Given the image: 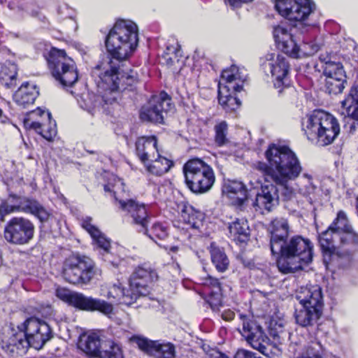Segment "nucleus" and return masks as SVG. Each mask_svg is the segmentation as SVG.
I'll return each instance as SVG.
<instances>
[{
    "instance_id": "14",
    "label": "nucleus",
    "mask_w": 358,
    "mask_h": 358,
    "mask_svg": "<svg viewBox=\"0 0 358 358\" xmlns=\"http://www.w3.org/2000/svg\"><path fill=\"white\" fill-rule=\"evenodd\" d=\"M34 226L28 219L15 217L10 220L5 226L3 236L11 244L24 245L32 239Z\"/></svg>"
},
{
    "instance_id": "44",
    "label": "nucleus",
    "mask_w": 358,
    "mask_h": 358,
    "mask_svg": "<svg viewBox=\"0 0 358 358\" xmlns=\"http://www.w3.org/2000/svg\"><path fill=\"white\" fill-rule=\"evenodd\" d=\"M104 190L112 193L115 201L119 203V200L122 199H119L118 196L125 192L124 184L120 178L113 176L112 182L104 185Z\"/></svg>"
},
{
    "instance_id": "32",
    "label": "nucleus",
    "mask_w": 358,
    "mask_h": 358,
    "mask_svg": "<svg viewBox=\"0 0 358 358\" xmlns=\"http://www.w3.org/2000/svg\"><path fill=\"white\" fill-rule=\"evenodd\" d=\"M146 172L152 176H162L173 166L172 160L158 154L154 159L143 164Z\"/></svg>"
},
{
    "instance_id": "17",
    "label": "nucleus",
    "mask_w": 358,
    "mask_h": 358,
    "mask_svg": "<svg viewBox=\"0 0 358 358\" xmlns=\"http://www.w3.org/2000/svg\"><path fill=\"white\" fill-rule=\"evenodd\" d=\"M171 97L164 92H162L157 95H153L147 105L141 108V119L147 122L163 123L164 113H166L171 108Z\"/></svg>"
},
{
    "instance_id": "55",
    "label": "nucleus",
    "mask_w": 358,
    "mask_h": 358,
    "mask_svg": "<svg viewBox=\"0 0 358 358\" xmlns=\"http://www.w3.org/2000/svg\"><path fill=\"white\" fill-rule=\"evenodd\" d=\"M221 317L225 321H231L235 317V313L234 311L228 309L222 312Z\"/></svg>"
},
{
    "instance_id": "13",
    "label": "nucleus",
    "mask_w": 358,
    "mask_h": 358,
    "mask_svg": "<svg viewBox=\"0 0 358 358\" xmlns=\"http://www.w3.org/2000/svg\"><path fill=\"white\" fill-rule=\"evenodd\" d=\"M310 0H276L275 8L278 13L291 22H303L314 10Z\"/></svg>"
},
{
    "instance_id": "27",
    "label": "nucleus",
    "mask_w": 358,
    "mask_h": 358,
    "mask_svg": "<svg viewBox=\"0 0 358 358\" xmlns=\"http://www.w3.org/2000/svg\"><path fill=\"white\" fill-rule=\"evenodd\" d=\"M296 299L300 305L317 308V309L322 310V288L318 285L301 287L298 292Z\"/></svg>"
},
{
    "instance_id": "39",
    "label": "nucleus",
    "mask_w": 358,
    "mask_h": 358,
    "mask_svg": "<svg viewBox=\"0 0 358 358\" xmlns=\"http://www.w3.org/2000/svg\"><path fill=\"white\" fill-rule=\"evenodd\" d=\"M17 68L13 63H8L1 66L0 81L8 88H12L17 84Z\"/></svg>"
},
{
    "instance_id": "29",
    "label": "nucleus",
    "mask_w": 358,
    "mask_h": 358,
    "mask_svg": "<svg viewBox=\"0 0 358 358\" xmlns=\"http://www.w3.org/2000/svg\"><path fill=\"white\" fill-rule=\"evenodd\" d=\"M228 236L236 244L246 243L250 240V229L247 220L236 218L228 224Z\"/></svg>"
},
{
    "instance_id": "51",
    "label": "nucleus",
    "mask_w": 358,
    "mask_h": 358,
    "mask_svg": "<svg viewBox=\"0 0 358 358\" xmlns=\"http://www.w3.org/2000/svg\"><path fill=\"white\" fill-rule=\"evenodd\" d=\"M92 238L100 248H102L106 252L108 251L110 247V241L100 231H99V234Z\"/></svg>"
},
{
    "instance_id": "47",
    "label": "nucleus",
    "mask_w": 358,
    "mask_h": 358,
    "mask_svg": "<svg viewBox=\"0 0 358 358\" xmlns=\"http://www.w3.org/2000/svg\"><path fill=\"white\" fill-rule=\"evenodd\" d=\"M106 294L102 293L101 294L106 297L111 302L117 303L119 302L122 291L124 289L122 285L118 282L116 284L110 285L106 287Z\"/></svg>"
},
{
    "instance_id": "11",
    "label": "nucleus",
    "mask_w": 358,
    "mask_h": 358,
    "mask_svg": "<svg viewBox=\"0 0 358 358\" xmlns=\"http://www.w3.org/2000/svg\"><path fill=\"white\" fill-rule=\"evenodd\" d=\"M56 296L59 299L76 308L86 311H99L109 315L113 313V306L106 301L87 296L82 293L60 287L56 289Z\"/></svg>"
},
{
    "instance_id": "16",
    "label": "nucleus",
    "mask_w": 358,
    "mask_h": 358,
    "mask_svg": "<svg viewBox=\"0 0 358 358\" xmlns=\"http://www.w3.org/2000/svg\"><path fill=\"white\" fill-rule=\"evenodd\" d=\"M273 34L278 48L289 57L297 59L308 57L312 54L306 51L307 44L299 45L287 28L281 25L275 26L273 28Z\"/></svg>"
},
{
    "instance_id": "40",
    "label": "nucleus",
    "mask_w": 358,
    "mask_h": 358,
    "mask_svg": "<svg viewBox=\"0 0 358 358\" xmlns=\"http://www.w3.org/2000/svg\"><path fill=\"white\" fill-rule=\"evenodd\" d=\"M143 229L147 236L155 242L157 240L166 239L169 234V228L166 222H156L149 229L145 227V229Z\"/></svg>"
},
{
    "instance_id": "59",
    "label": "nucleus",
    "mask_w": 358,
    "mask_h": 358,
    "mask_svg": "<svg viewBox=\"0 0 358 358\" xmlns=\"http://www.w3.org/2000/svg\"><path fill=\"white\" fill-rule=\"evenodd\" d=\"M2 114H3V111L0 108V118L2 116Z\"/></svg>"
},
{
    "instance_id": "9",
    "label": "nucleus",
    "mask_w": 358,
    "mask_h": 358,
    "mask_svg": "<svg viewBox=\"0 0 358 358\" xmlns=\"http://www.w3.org/2000/svg\"><path fill=\"white\" fill-rule=\"evenodd\" d=\"M183 173L187 187L197 194L208 192L215 181L213 168L200 159L188 160L183 166Z\"/></svg>"
},
{
    "instance_id": "42",
    "label": "nucleus",
    "mask_w": 358,
    "mask_h": 358,
    "mask_svg": "<svg viewBox=\"0 0 358 358\" xmlns=\"http://www.w3.org/2000/svg\"><path fill=\"white\" fill-rule=\"evenodd\" d=\"M99 358H124L120 345L114 341H105L101 345Z\"/></svg>"
},
{
    "instance_id": "34",
    "label": "nucleus",
    "mask_w": 358,
    "mask_h": 358,
    "mask_svg": "<svg viewBox=\"0 0 358 358\" xmlns=\"http://www.w3.org/2000/svg\"><path fill=\"white\" fill-rule=\"evenodd\" d=\"M101 345L100 338L95 333L81 336L78 343L79 348L91 357H99Z\"/></svg>"
},
{
    "instance_id": "3",
    "label": "nucleus",
    "mask_w": 358,
    "mask_h": 358,
    "mask_svg": "<svg viewBox=\"0 0 358 358\" xmlns=\"http://www.w3.org/2000/svg\"><path fill=\"white\" fill-rule=\"evenodd\" d=\"M100 82L99 87L104 90L103 94L101 96L93 95L89 99L91 105L86 104V110L94 115L103 107L102 104H110L116 100L114 94L119 90H130L138 83L137 73L133 70L124 71L119 66H116L113 61H110L104 71L99 75Z\"/></svg>"
},
{
    "instance_id": "5",
    "label": "nucleus",
    "mask_w": 358,
    "mask_h": 358,
    "mask_svg": "<svg viewBox=\"0 0 358 358\" xmlns=\"http://www.w3.org/2000/svg\"><path fill=\"white\" fill-rule=\"evenodd\" d=\"M138 43V29L132 21H117L106 38L107 50L113 58L122 61L128 59Z\"/></svg>"
},
{
    "instance_id": "30",
    "label": "nucleus",
    "mask_w": 358,
    "mask_h": 358,
    "mask_svg": "<svg viewBox=\"0 0 358 358\" xmlns=\"http://www.w3.org/2000/svg\"><path fill=\"white\" fill-rule=\"evenodd\" d=\"M270 233L271 250L275 247L278 249L279 243L288 238L289 224L287 220L282 217L273 220L270 224Z\"/></svg>"
},
{
    "instance_id": "15",
    "label": "nucleus",
    "mask_w": 358,
    "mask_h": 358,
    "mask_svg": "<svg viewBox=\"0 0 358 358\" xmlns=\"http://www.w3.org/2000/svg\"><path fill=\"white\" fill-rule=\"evenodd\" d=\"M22 327L28 343V348L32 347L39 350L52 336L50 326L35 317L27 319Z\"/></svg>"
},
{
    "instance_id": "31",
    "label": "nucleus",
    "mask_w": 358,
    "mask_h": 358,
    "mask_svg": "<svg viewBox=\"0 0 358 358\" xmlns=\"http://www.w3.org/2000/svg\"><path fill=\"white\" fill-rule=\"evenodd\" d=\"M322 313V310L317 308L301 305V308L296 309L295 311L296 322L303 327H313L317 324Z\"/></svg>"
},
{
    "instance_id": "12",
    "label": "nucleus",
    "mask_w": 358,
    "mask_h": 358,
    "mask_svg": "<svg viewBox=\"0 0 358 358\" xmlns=\"http://www.w3.org/2000/svg\"><path fill=\"white\" fill-rule=\"evenodd\" d=\"M15 198V196H10L6 200L1 202L0 205L1 220L3 221L6 215L18 211L31 213L41 222H45L49 219L50 213L36 200L24 198L14 203L12 199Z\"/></svg>"
},
{
    "instance_id": "8",
    "label": "nucleus",
    "mask_w": 358,
    "mask_h": 358,
    "mask_svg": "<svg viewBox=\"0 0 358 358\" xmlns=\"http://www.w3.org/2000/svg\"><path fill=\"white\" fill-rule=\"evenodd\" d=\"M62 274L66 281L76 285H88L101 271L89 257L72 254L63 262Z\"/></svg>"
},
{
    "instance_id": "43",
    "label": "nucleus",
    "mask_w": 358,
    "mask_h": 358,
    "mask_svg": "<svg viewBox=\"0 0 358 358\" xmlns=\"http://www.w3.org/2000/svg\"><path fill=\"white\" fill-rule=\"evenodd\" d=\"M214 141L217 146L222 147L229 144V139L227 137L228 124L225 121H221L216 124L214 127Z\"/></svg>"
},
{
    "instance_id": "35",
    "label": "nucleus",
    "mask_w": 358,
    "mask_h": 358,
    "mask_svg": "<svg viewBox=\"0 0 358 358\" xmlns=\"http://www.w3.org/2000/svg\"><path fill=\"white\" fill-rule=\"evenodd\" d=\"M358 250V234L353 230L340 236L338 255H350Z\"/></svg>"
},
{
    "instance_id": "48",
    "label": "nucleus",
    "mask_w": 358,
    "mask_h": 358,
    "mask_svg": "<svg viewBox=\"0 0 358 358\" xmlns=\"http://www.w3.org/2000/svg\"><path fill=\"white\" fill-rule=\"evenodd\" d=\"M322 345L319 342H312L299 358H322Z\"/></svg>"
},
{
    "instance_id": "1",
    "label": "nucleus",
    "mask_w": 358,
    "mask_h": 358,
    "mask_svg": "<svg viewBox=\"0 0 358 358\" xmlns=\"http://www.w3.org/2000/svg\"><path fill=\"white\" fill-rule=\"evenodd\" d=\"M267 163L257 162L255 169L260 171L265 184L252 203L256 210L271 211L278 203V190L276 185L285 189L289 181L295 180L303 171L296 155L287 146L271 144L265 152Z\"/></svg>"
},
{
    "instance_id": "54",
    "label": "nucleus",
    "mask_w": 358,
    "mask_h": 358,
    "mask_svg": "<svg viewBox=\"0 0 358 358\" xmlns=\"http://www.w3.org/2000/svg\"><path fill=\"white\" fill-rule=\"evenodd\" d=\"M28 13L33 17L38 18L40 21L45 22L46 21V17L42 15L40 12V9L38 7L28 8Z\"/></svg>"
},
{
    "instance_id": "57",
    "label": "nucleus",
    "mask_w": 358,
    "mask_h": 358,
    "mask_svg": "<svg viewBox=\"0 0 358 358\" xmlns=\"http://www.w3.org/2000/svg\"><path fill=\"white\" fill-rule=\"evenodd\" d=\"M213 358H229L228 357L227 355H225L224 354L220 352H218V351H215L213 355Z\"/></svg>"
},
{
    "instance_id": "56",
    "label": "nucleus",
    "mask_w": 358,
    "mask_h": 358,
    "mask_svg": "<svg viewBox=\"0 0 358 358\" xmlns=\"http://www.w3.org/2000/svg\"><path fill=\"white\" fill-rule=\"evenodd\" d=\"M252 1V0H227L228 3L231 6H238L239 4H241L242 3H248V2H250Z\"/></svg>"
},
{
    "instance_id": "20",
    "label": "nucleus",
    "mask_w": 358,
    "mask_h": 358,
    "mask_svg": "<svg viewBox=\"0 0 358 358\" xmlns=\"http://www.w3.org/2000/svg\"><path fill=\"white\" fill-rule=\"evenodd\" d=\"M180 217L187 225L188 232L187 238L192 236H201L208 234L204 223L205 215L201 211L195 209L189 204H182L180 209Z\"/></svg>"
},
{
    "instance_id": "46",
    "label": "nucleus",
    "mask_w": 358,
    "mask_h": 358,
    "mask_svg": "<svg viewBox=\"0 0 358 358\" xmlns=\"http://www.w3.org/2000/svg\"><path fill=\"white\" fill-rule=\"evenodd\" d=\"M198 283L203 285L205 289L206 294L209 292L221 291V284L218 279L213 278L210 275H206L198 279Z\"/></svg>"
},
{
    "instance_id": "21",
    "label": "nucleus",
    "mask_w": 358,
    "mask_h": 358,
    "mask_svg": "<svg viewBox=\"0 0 358 358\" xmlns=\"http://www.w3.org/2000/svg\"><path fill=\"white\" fill-rule=\"evenodd\" d=\"M341 115L344 116V129L348 133L355 131L358 125V85L353 86L341 102Z\"/></svg>"
},
{
    "instance_id": "7",
    "label": "nucleus",
    "mask_w": 358,
    "mask_h": 358,
    "mask_svg": "<svg viewBox=\"0 0 358 358\" xmlns=\"http://www.w3.org/2000/svg\"><path fill=\"white\" fill-rule=\"evenodd\" d=\"M246 79L238 66L232 65L224 70L218 83V101L226 111H233L241 106L235 93L241 92Z\"/></svg>"
},
{
    "instance_id": "37",
    "label": "nucleus",
    "mask_w": 358,
    "mask_h": 358,
    "mask_svg": "<svg viewBox=\"0 0 358 358\" xmlns=\"http://www.w3.org/2000/svg\"><path fill=\"white\" fill-rule=\"evenodd\" d=\"M340 236H336V232L328 227L319 236V242L322 250L329 255L338 254Z\"/></svg>"
},
{
    "instance_id": "4",
    "label": "nucleus",
    "mask_w": 358,
    "mask_h": 358,
    "mask_svg": "<svg viewBox=\"0 0 358 358\" xmlns=\"http://www.w3.org/2000/svg\"><path fill=\"white\" fill-rule=\"evenodd\" d=\"M278 248L275 247L271 251L278 256L277 266L283 273H294L313 261V243L301 236L285 238L279 243Z\"/></svg>"
},
{
    "instance_id": "26",
    "label": "nucleus",
    "mask_w": 358,
    "mask_h": 358,
    "mask_svg": "<svg viewBox=\"0 0 358 358\" xmlns=\"http://www.w3.org/2000/svg\"><path fill=\"white\" fill-rule=\"evenodd\" d=\"M119 208L132 218V223L145 229L149 220V206L134 199L119 200Z\"/></svg>"
},
{
    "instance_id": "28",
    "label": "nucleus",
    "mask_w": 358,
    "mask_h": 358,
    "mask_svg": "<svg viewBox=\"0 0 358 358\" xmlns=\"http://www.w3.org/2000/svg\"><path fill=\"white\" fill-rule=\"evenodd\" d=\"M136 153L144 164L159 154L157 139L155 136L139 137L136 142Z\"/></svg>"
},
{
    "instance_id": "18",
    "label": "nucleus",
    "mask_w": 358,
    "mask_h": 358,
    "mask_svg": "<svg viewBox=\"0 0 358 358\" xmlns=\"http://www.w3.org/2000/svg\"><path fill=\"white\" fill-rule=\"evenodd\" d=\"M49 112L37 108L27 114L24 120L27 129H33L48 141H51L56 136V124L50 120Z\"/></svg>"
},
{
    "instance_id": "53",
    "label": "nucleus",
    "mask_w": 358,
    "mask_h": 358,
    "mask_svg": "<svg viewBox=\"0 0 358 358\" xmlns=\"http://www.w3.org/2000/svg\"><path fill=\"white\" fill-rule=\"evenodd\" d=\"M234 358H260L256 353L245 349H238L235 353Z\"/></svg>"
},
{
    "instance_id": "45",
    "label": "nucleus",
    "mask_w": 358,
    "mask_h": 358,
    "mask_svg": "<svg viewBox=\"0 0 358 358\" xmlns=\"http://www.w3.org/2000/svg\"><path fill=\"white\" fill-rule=\"evenodd\" d=\"M140 296L143 295L137 292V289L131 287L130 285L129 289H123L118 303L129 306L134 303Z\"/></svg>"
},
{
    "instance_id": "10",
    "label": "nucleus",
    "mask_w": 358,
    "mask_h": 358,
    "mask_svg": "<svg viewBox=\"0 0 358 358\" xmlns=\"http://www.w3.org/2000/svg\"><path fill=\"white\" fill-rule=\"evenodd\" d=\"M45 57L52 76L61 85L72 86L77 82L78 73L75 62L64 50L52 48Z\"/></svg>"
},
{
    "instance_id": "41",
    "label": "nucleus",
    "mask_w": 358,
    "mask_h": 358,
    "mask_svg": "<svg viewBox=\"0 0 358 358\" xmlns=\"http://www.w3.org/2000/svg\"><path fill=\"white\" fill-rule=\"evenodd\" d=\"M329 227L330 230H333V231L336 232V236H341L344 233H348L353 230L351 225L349 224L345 213L343 210L338 212L336 217Z\"/></svg>"
},
{
    "instance_id": "23",
    "label": "nucleus",
    "mask_w": 358,
    "mask_h": 358,
    "mask_svg": "<svg viewBox=\"0 0 358 358\" xmlns=\"http://www.w3.org/2000/svg\"><path fill=\"white\" fill-rule=\"evenodd\" d=\"M134 341L138 347L155 358H175L176 348L171 343H160L143 337H135Z\"/></svg>"
},
{
    "instance_id": "25",
    "label": "nucleus",
    "mask_w": 358,
    "mask_h": 358,
    "mask_svg": "<svg viewBox=\"0 0 358 358\" xmlns=\"http://www.w3.org/2000/svg\"><path fill=\"white\" fill-rule=\"evenodd\" d=\"M266 59L268 62L271 73L275 80V87L276 88L282 86L287 87L289 85V65L287 59L280 55H277L275 57L273 53L266 55Z\"/></svg>"
},
{
    "instance_id": "33",
    "label": "nucleus",
    "mask_w": 358,
    "mask_h": 358,
    "mask_svg": "<svg viewBox=\"0 0 358 358\" xmlns=\"http://www.w3.org/2000/svg\"><path fill=\"white\" fill-rule=\"evenodd\" d=\"M38 90L34 85L23 84L13 95L15 102L22 107H27L34 103L38 96Z\"/></svg>"
},
{
    "instance_id": "49",
    "label": "nucleus",
    "mask_w": 358,
    "mask_h": 358,
    "mask_svg": "<svg viewBox=\"0 0 358 358\" xmlns=\"http://www.w3.org/2000/svg\"><path fill=\"white\" fill-rule=\"evenodd\" d=\"M300 183L303 184L304 186L303 187H299V189L301 193L308 194L314 192L315 186L313 183V177L311 175L308 173H303L301 178Z\"/></svg>"
},
{
    "instance_id": "36",
    "label": "nucleus",
    "mask_w": 358,
    "mask_h": 358,
    "mask_svg": "<svg viewBox=\"0 0 358 358\" xmlns=\"http://www.w3.org/2000/svg\"><path fill=\"white\" fill-rule=\"evenodd\" d=\"M211 262L218 272H225L229 266V259L224 248L212 243L209 247Z\"/></svg>"
},
{
    "instance_id": "19",
    "label": "nucleus",
    "mask_w": 358,
    "mask_h": 358,
    "mask_svg": "<svg viewBox=\"0 0 358 358\" xmlns=\"http://www.w3.org/2000/svg\"><path fill=\"white\" fill-rule=\"evenodd\" d=\"M0 344L3 350L10 355H22L28 350V343L22 329L5 326L0 334Z\"/></svg>"
},
{
    "instance_id": "24",
    "label": "nucleus",
    "mask_w": 358,
    "mask_h": 358,
    "mask_svg": "<svg viewBox=\"0 0 358 358\" xmlns=\"http://www.w3.org/2000/svg\"><path fill=\"white\" fill-rule=\"evenodd\" d=\"M158 278L156 271L151 266L144 264L136 267L133 272L130 282L131 287L137 289L143 296L149 294L150 285Z\"/></svg>"
},
{
    "instance_id": "58",
    "label": "nucleus",
    "mask_w": 358,
    "mask_h": 358,
    "mask_svg": "<svg viewBox=\"0 0 358 358\" xmlns=\"http://www.w3.org/2000/svg\"><path fill=\"white\" fill-rule=\"evenodd\" d=\"M178 250V247H177V246H173L171 248H169V251L171 250V252H177Z\"/></svg>"
},
{
    "instance_id": "6",
    "label": "nucleus",
    "mask_w": 358,
    "mask_h": 358,
    "mask_svg": "<svg viewBox=\"0 0 358 358\" xmlns=\"http://www.w3.org/2000/svg\"><path fill=\"white\" fill-rule=\"evenodd\" d=\"M303 129L308 139L320 146L330 145L340 133L336 118L322 110H315L307 115Z\"/></svg>"
},
{
    "instance_id": "2",
    "label": "nucleus",
    "mask_w": 358,
    "mask_h": 358,
    "mask_svg": "<svg viewBox=\"0 0 358 358\" xmlns=\"http://www.w3.org/2000/svg\"><path fill=\"white\" fill-rule=\"evenodd\" d=\"M239 319L242 323L239 332L253 349L267 357L278 356L286 343L289 341L288 350L293 354L296 352L298 342L294 341L296 336L284 330L282 325H279L278 331L270 328V335L273 338L270 341L263 327L250 316L240 314Z\"/></svg>"
},
{
    "instance_id": "52",
    "label": "nucleus",
    "mask_w": 358,
    "mask_h": 358,
    "mask_svg": "<svg viewBox=\"0 0 358 358\" xmlns=\"http://www.w3.org/2000/svg\"><path fill=\"white\" fill-rule=\"evenodd\" d=\"M81 225L90 234L91 237L99 234V229L92 224L91 217L83 219Z\"/></svg>"
},
{
    "instance_id": "60",
    "label": "nucleus",
    "mask_w": 358,
    "mask_h": 358,
    "mask_svg": "<svg viewBox=\"0 0 358 358\" xmlns=\"http://www.w3.org/2000/svg\"><path fill=\"white\" fill-rule=\"evenodd\" d=\"M261 358V357H260Z\"/></svg>"
},
{
    "instance_id": "22",
    "label": "nucleus",
    "mask_w": 358,
    "mask_h": 358,
    "mask_svg": "<svg viewBox=\"0 0 358 358\" xmlns=\"http://www.w3.org/2000/svg\"><path fill=\"white\" fill-rule=\"evenodd\" d=\"M324 75L326 76V89L329 94H336L342 92L346 83V76L340 62H326Z\"/></svg>"
},
{
    "instance_id": "38",
    "label": "nucleus",
    "mask_w": 358,
    "mask_h": 358,
    "mask_svg": "<svg viewBox=\"0 0 358 358\" xmlns=\"http://www.w3.org/2000/svg\"><path fill=\"white\" fill-rule=\"evenodd\" d=\"M223 192L229 197L236 196L239 205H243L247 199V189L243 183L239 181H228L224 185Z\"/></svg>"
},
{
    "instance_id": "50",
    "label": "nucleus",
    "mask_w": 358,
    "mask_h": 358,
    "mask_svg": "<svg viewBox=\"0 0 358 358\" xmlns=\"http://www.w3.org/2000/svg\"><path fill=\"white\" fill-rule=\"evenodd\" d=\"M206 301L213 309L217 308L222 303L221 291L206 293Z\"/></svg>"
}]
</instances>
